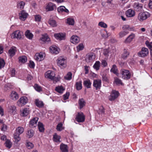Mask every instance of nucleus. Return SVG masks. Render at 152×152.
<instances>
[{
	"label": "nucleus",
	"instance_id": "obj_1",
	"mask_svg": "<svg viewBox=\"0 0 152 152\" xmlns=\"http://www.w3.org/2000/svg\"><path fill=\"white\" fill-rule=\"evenodd\" d=\"M57 63L58 65L61 68H65L66 67V58L63 57H60L57 59Z\"/></svg>",
	"mask_w": 152,
	"mask_h": 152
},
{
	"label": "nucleus",
	"instance_id": "obj_2",
	"mask_svg": "<svg viewBox=\"0 0 152 152\" xmlns=\"http://www.w3.org/2000/svg\"><path fill=\"white\" fill-rule=\"evenodd\" d=\"M150 16V14L148 12H141L138 14L137 19L140 21L142 22Z\"/></svg>",
	"mask_w": 152,
	"mask_h": 152
},
{
	"label": "nucleus",
	"instance_id": "obj_3",
	"mask_svg": "<svg viewBox=\"0 0 152 152\" xmlns=\"http://www.w3.org/2000/svg\"><path fill=\"white\" fill-rule=\"evenodd\" d=\"M122 78L125 80L129 79L131 77V74L127 70L122 69L121 70Z\"/></svg>",
	"mask_w": 152,
	"mask_h": 152
},
{
	"label": "nucleus",
	"instance_id": "obj_4",
	"mask_svg": "<svg viewBox=\"0 0 152 152\" xmlns=\"http://www.w3.org/2000/svg\"><path fill=\"white\" fill-rule=\"evenodd\" d=\"M23 36V33L19 30L15 31L11 35L12 38H16L18 39H21Z\"/></svg>",
	"mask_w": 152,
	"mask_h": 152
},
{
	"label": "nucleus",
	"instance_id": "obj_5",
	"mask_svg": "<svg viewBox=\"0 0 152 152\" xmlns=\"http://www.w3.org/2000/svg\"><path fill=\"white\" fill-rule=\"evenodd\" d=\"M28 102V99L27 97L23 96L21 97L17 102V105L20 107L24 105Z\"/></svg>",
	"mask_w": 152,
	"mask_h": 152
},
{
	"label": "nucleus",
	"instance_id": "obj_6",
	"mask_svg": "<svg viewBox=\"0 0 152 152\" xmlns=\"http://www.w3.org/2000/svg\"><path fill=\"white\" fill-rule=\"evenodd\" d=\"M75 119L78 122H83L85 120V116L83 112H78L76 115Z\"/></svg>",
	"mask_w": 152,
	"mask_h": 152
},
{
	"label": "nucleus",
	"instance_id": "obj_7",
	"mask_svg": "<svg viewBox=\"0 0 152 152\" xmlns=\"http://www.w3.org/2000/svg\"><path fill=\"white\" fill-rule=\"evenodd\" d=\"M149 51L148 48H142L141 51L138 53V55L142 57H144L147 56L148 54Z\"/></svg>",
	"mask_w": 152,
	"mask_h": 152
},
{
	"label": "nucleus",
	"instance_id": "obj_8",
	"mask_svg": "<svg viewBox=\"0 0 152 152\" xmlns=\"http://www.w3.org/2000/svg\"><path fill=\"white\" fill-rule=\"evenodd\" d=\"M119 92L115 90H113L111 93L109 97L110 101H113L115 100L119 96Z\"/></svg>",
	"mask_w": 152,
	"mask_h": 152
},
{
	"label": "nucleus",
	"instance_id": "obj_9",
	"mask_svg": "<svg viewBox=\"0 0 152 152\" xmlns=\"http://www.w3.org/2000/svg\"><path fill=\"white\" fill-rule=\"evenodd\" d=\"M55 75L54 72L50 70L48 71L45 74V76L46 78L52 80L54 79Z\"/></svg>",
	"mask_w": 152,
	"mask_h": 152
},
{
	"label": "nucleus",
	"instance_id": "obj_10",
	"mask_svg": "<svg viewBox=\"0 0 152 152\" xmlns=\"http://www.w3.org/2000/svg\"><path fill=\"white\" fill-rule=\"evenodd\" d=\"M135 34L132 33L124 41V42L126 44H129L135 39Z\"/></svg>",
	"mask_w": 152,
	"mask_h": 152
},
{
	"label": "nucleus",
	"instance_id": "obj_11",
	"mask_svg": "<svg viewBox=\"0 0 152 152\" xmlns=\"http://www.w3.org/2000/svg\"><path fill=\"white\" fill-rule=\"evenodd\" d=\"M54 37L60 41L64 40L66 39L65 34L63 33H59L55 34Z\"/></svg>",
	"mask_w": 152,
	"mask_h": 152
},
{
	"label": "nucleus",
	"instance_id": "obj_12",
	"mask_svg": "<svg viewBox=\"0 0 152 152\" xmlns=\"http://www.w3.org/2000/svg\"><path fill=\"white\" fill-rule=\"evenodd\" d=\"M56 8V6L55 4L50 2L46 4L45 9L47 11H51L53 10Z\"/></svg>",
	"mask_w": 152,
	"mask_h": 152
},
{
	"label": "nucleus",
	"instance_id": "obj_13",
	"mask_svg": "<svg viewBox=\"0 0 152 152\" xmlns=\"http://www.w3.org/2000/svg\"><path fill=\"white\" fill-rule=\"evenodd\" d=\"M93 86L96 88V90L100 88L101 86V81L99 79L95 80H94Z\"/></svg>",
	"mask_w": 152,
	"mask_h": 152
},
{
	"label": "nucleus",
	"instance_id": "obj_14",
	"mask_svg": "<svg viewBox=\"0 0 152 152\" xmlns=\"http://www.w3.org/2000/svg\"><path fill=\"white\" fill-rule=\"evenodd\" d=\"M28 15V14L24 10H22L19 14V19L22 20H25Z\"/></svg>",
	"mask_w": 152,
	"mask_h": 152
},
{
	"label": "nucleus",
	"instance_id": "obj_15",
	"mask_svg": "<svg viewBox=\"0 0 152 152\" xmlns=\"http://www.w3.org/2000/svg\"><path fill=\"white\" fill-rule=\"evenodd\" d=\"M133 7L135 10L137 11H140L142 9L143 5L139 3L135 2L133 4Z\"/></svg>",
	"mask_w": 152,
	"mask_h": 152
},
{
	"label": "nucleus",
	"instance_id": "obj_16",
	"mask_svg": "<svg viewBox=\"0 0 152 152\" xmlns=\"http://www.w3.org/2000/svg\"><path fill=\"white\" fill-rule=\"evenodd\" d=\"M50 50L51 53L56 54L59 53L60 49L57 46L53 45L50 47Z\"/></svg>",
	"mask_w": 152,
	"mask_h": 152
},
{
	"label": "nucleus",
	"instance_id": "obj_17",
	"mask_svg": "<svg viewBox=\"0 0 152 152\" xmlns=\"http://www.w3.org/2000/svg\"><path fill=\"white\" fill-rule=\"evenodd\" d=\"M8 111L11 114L15 115L16 112V107L14 105L9 106L8 108Z\"/></svg>",
	"mask_w": 152,
	"mask_h": 152
},
{
	"label": "nucleus",
	"instance_id": "obj_18",
	"mask_svg": "<svg viewBox=\"0 0 152 152\" xmlns=\"http://www.w3.org/2000/svg\"><path fill=\"white\" fill-rule=\"evenodd\" d=\"M44 56L45 55L43 53H37L35 56L34 58L37 61H40L44 59Z\"/></svg>",
	"mask_w": 152,
	"mask_h": 152
},
{
	"label": "nucleus",
	"instance_id": "obj_19",
	"mask_svg": "<svg viewBox=\"0 0 152 152\" xmlns=\"http://www.w3.org/2000/svg\"><path fill=\"white\" fill-rule=\"evenodd\" d=\"M80 41V38L78 36L76 35H73L71 38L70 42L74 44H77Z\"/></svg>",
	"mask_w": 152,
	"mask_h": 152
},
{
	"label": "nucleus",
	"instance_id": "obj_20",
	"mask_svg": "<svg viewBox=\"0 0 152 152\" xmlns=\"http://www.w3.org/2000/svg\"><path fill=\"white\" fill-rule=\"evenodd\" d=\"M38 118L37 117L34 118L29 122V126L31 127H35L37 125V123Z\"/></svg>",
	"mask_w": 152,
	"mask_h": 152
},
{
	"label": "nucleus",
	"instance_id": "obj_21",
	"mask_svg": "<svg viewBox=\"0 0 152 152\" xmlns=\"http://www.w3.org/2000/svg\"><path fill=\"white\" fill-rule=\"evenodd\" d=\"M126 15L128 17H132L135 15V12L134 10L129 9L127 10L126 12Z\"/></svg>",
	"mask_w": 152,
	"mask_h": 152
},
{
	"label": "nucleus",
	"instance_id": "obj_22",
	"mask_svg": "<svg viewBox=\"0 0 152 152\" xmlns=\"http://www.w3.org/2000/svg\"><path fill=\"white\" fill-rule=\"evenodd\" d=\"M16 51V48L15 47H12L9 50L8 55L9 56L11 57L15 55Z\"/></svg>",
	"mask_w": 152,
	"mask_h": 152
},
{
	"label": "nucleus",
	"instance_id": "obj_23",
	"mask_svg": "<svg viewBox=\"0 0 152 152\" xmlns=\"http://www.w3.org/2000/svg\"><path fill=\"white\" fill-rule=\"evenodd\" d=\"M40 40L43 42H49L50 41V38L47 34L42 35Z\"/></svg>",
	"mask_w": 152,
	"mask_h": 152
},
{
	"label": "nucleus",
	"instance_id": "obj_24",
	"mask_svg": "<svg viewBox=\"0 0 152 152\" xmlns=\"http://www.w3.org/2000/svg\"><path fill=\"white\" fill-rule=\"evenodd\" d=\"M60 149L62 152H68V148L66 145L61 143L60 145Z\"/></svg>",
	"mask_w": 152,
	"mask_h": 152
},
{
	"label": "nucleus",
	"instance_id": "obj_25",
	"mask_svg": "<svg viewBox=\"0 0 152 152\" xmlns=\"http://www.w3.org/2000/svg\"><path fill=\"white\" fill-rule=\"evenodd\" d=\"M21 115L22 116L25 117L28 115L30 113L29 108H25L22 110H21Z\"/></svg>",
	"mask_w": 152,
	"mask_h": 152
},
{
	"label": "nucleus",
	"instance_id": "obj_26",
	"mask_svg": "<svg viewBox=\"0 0 152 152\" xmlns=\"http://www.w3.org/2000/svg\"><path fill=\"white\" fill-rule=\"evenodd\" d=\"M95 58L94 55L93 53H91L88 55L86 60L87 62H89L94 60Z\"/></svg>",
	"mask_w": 152,
	"mask_h": 152
},
{
	"label": "nucleus",
	"instance_id": "obj_27",
	"mask_svg": "<svg viewBox=\"0 0 152 152\" xmlns=\"http://www.w3.org/2000/svg\"><path fill=\"white\" fill-rule=\"evenodd\" d=\"M10 97L12 99L16 100L18 98L19 96L18 94L15 91H12Z\"/></svg>",
	"mask_w": 152,
	"mask_h": 152
},
{
	"label": "nucleus",
	"instance_id": "obj_28",
	"mask_svg": "<svg viewBox=\"0 0 152 152\" xmlns=\"http://www.w3.org/2000/svg\"><path fill=\"white\" fill-rule=\"evenodd\" d=\"M25 35L27 38L31 40L32 39L34 36L33 34L29 30H27L26 31Z\"/></svg>",
	"mask_w": 152,
	"mask_h": 152
},
{
	"label": "nucleus",
	"instance_id": "obj_29",
	"mask_svg": "<svg viewBox=\"0 0 152 152\" xmlns=\"http://www.w3.org/2000/svg\"><path fill=\"white\" fill-rule=\"evenodd\" d=\"M36 105L39 107H42L44 106V104L42 101L39 100V99H36L35 101Z\"/></svg>",
	"mask_w": 152,
	"mask_h": 152
},
{
	"label": "nucleus",
	"instance_id": "obj_30",
	"mask_svg": "<svg viewBox=\"0 0 152 152\" xmlns=\"http://www.w3.org/2000/svg\"><path fill=\"white\" fill-rule=\"evenodd\" d=\"M58 11L59 12H64L68 13L69 12V10L64 6H61L58 7Z\"/></svg>",
	"mask_w": 152,
	"mask_h": 152
},
{
	"label": "nucleus",
	"instance_id": "obj_31",
	"mask_svg": "<svg viewBox=\"0 0 152 152\" xmlns=\"http://www.w3.org/2000/svg\"><path fill=\"white\" fill-rule=\"evenodd\" d=\"M86 102L84 100L83 98L80 99L78 100V104L79 106V108L81 109L85 105Z\"/></svg>",
	"mask_w": 152,
	"mask_h": 152
},
{
	"label": "nucleus",
	"instance_id": "obj_32",
	"mask_svg": "<svg viewBox=\"0 0 152 152\" xmlns=\"http://www.w3.org/2000/svg\"><path fill=\"white\" fill-rule=\"evenodd\" d=\"M84 86L87 88H90L91 87V83L89 80H84L83 83Z\"/></svg>",
	"mask_w": 152,
	"mask_h": 152
},
{
	"label": "nucleus",
	"instance_id": "obj_33",
	"mask_svg": "<svg viewBox=\"0 0 152 152\" xmlns=\"http://www.w3.org/2000/svg\"><path fill=\"white\" fill-rule=\"evenodd\" d=\"M122 28L124 30V31H132L134 30L133 27H131L128 25H124L122 27Z\"/></svg>",
	"mask_w": 152,
	"mask_h": 152
},
{
	"label": "nucleus",
	"instance_id": "obj_34",
	"mask_svg": "<svg viewBox=\"0 0 152 152\" xmlns=\"http://www.w3.org/2000/svg\"><path fill=\"white\" fill-rule=\"evenodd\" d=\"M129 53L127 51V50L124 49V52L122 55V58L123 59H125L129 56Z\"/></svg>",
	"mask_w": 152,
	"mask_h": 152
},
{
	"label": "nucleus",
	"instance_id": "obj_35",
	"mask_svg": "<svg viewBox=\"0 0 152 152\" xmlns=\"http://www.w3.org/2000/svg\"><path fill=\"white\" fill-rule=\"evenodd\" d=\"M20 135L19 134H18L17 133H15L14 134V137L15 142L17 143L20 140L21 138L20 137Z\"/></svg>",
	"mask_w": 152,
	"mask_h": 152
},
{
	"label": "nucleus",
	"instance_id": "obj_36",
	"mask_svg": "<svg viewBox=\"0 0 152 152\" xmlns=\"http://www.w3.org/2000/svg\"><path fill=\"white\" fill-rule=\"evenodd\" d=\"M82 82L81 81L77 82L75 84V86L76 89L77 90H79L82 88Z\"/></svg>",
	"mask_w": 152,
	"mask_h": 152
},
{
	"label": "nucleus",
	"instance_id": "obj_37",
	"mask_svg": "<svg viewBox=\"0 0 152 152\" xmlns=\"http://www.w3.org/2000/svg\"><path fill=\"white\" fill-rule=\"evenodd\" d=\"M24 129L22 127L19 126L16 129V132L15 133H17L18 134L20 135L22 134L24 132Z\"/></svg>",
	"mask_w": 152,
	"mask_h": 152
},
{
	"label": "nucleus",
	"instance_id": "obj_38",
	"mask_svg": "<svg viewBox=\"0 0 152 152\" xmlns=\"http://www.w3.org/2000/svg\"><path fill=\"white\" fill-rule=\"evenodd\" d=\"M27 61V57L25 56H21L19 58V61L20 62L24 63L26 62Z\"/></svg>",
	"mask_w": 152,
	"mask_h": 152
},
{
	"label": "nucleus",
	"instance_id": "obj_39",
	"mask_svg": "<svg viewBox=\"0 0 152 152\" xmlns=\"http://www.w3.org/2000/svg\"><path fill=\"white\" fill-rule=\"evenodd\" d=\"M55 90L57 92L60 93H62L64 90L63 87L61 86L56 87Z\"/></svg>",
	"mask_w": 152,
	"mask_h": 152
},
{
	"label": "nucleus",
	"instance_id": "obj_40",
	"mask_svg": "<svg viewBox=\"0 0 152 152\" xmlns=\"http://www.w3.org/2000/svg\"><path fill=\"white\" fill-rule=\"evenodd\" d=\"M100 67V62L99 61H96L93 66L94 68L96 70L99 69Z\"/></svg>",
	"mask_w": 152,
	"mask_h": 152
},
{
	"label": "nucleus",
	"instance_id": "obj_41",
	"mask_svg": "<svg viewBox=\"0 0 152 152\" xmlns=\"http://www.w3.org/2000/svg\"><path fill=\"white\" fill-rule=\"evenodd\" d=\"M129 33V31H122L119 33V37L122 38L125 36Z\"/></svg>",
	"mask_w": 152,
	"mask_h": 152
},
{
	"label": "nucleus",
	"instance_id": "obj_42",
	"mask_svg": "<svg viewBox=\"0 0 152 152\" xmlns=\"http://www.w3.org/2000/svg\"><path fill=\"white\" fill-rule=\"evenodd\" d=\"M49 24L52 27H55L57 26L56 21L53 19H50L48 21Z\"/></svg>",
	"mask_w": 152,
	"mask_h": 152
},
{
	"label": "nucleus",
	"instance_id": "obj_43",
	"mask_svg": "<svg viewBox=\"0 0 152 152\" xmlns=\"http://www.w3.org/2000/svg\"><path fill=\"white\" fill-rule=\"evenodd\" d=\"M34 134V132L33 130L31 129L28 130L26 134L27 137L29 138H31L33 136Z\"/></svg>",
	"mask_w": 152,
	"mask_h": 152
},
{
	"label": "nucleus",
	"instance_id": "obj_44",
	"mask_svg": "<svg viewBox=\"0 0 152 152\" xmlns=\"http://www.w3.org/2000/svg\"><path fill=\"white\" fill-rule=\"evenodd\" d=\"M25 4V3L24 2L19 1L18 2V7L20 9H23L24 8Z\"/></svg>",
	"mask_w": 152,
	"mask_h": 152
},
{
	"label": "nucleus",
	"instance_id": "obj_45",
	"mask_svg": "<svg viewBox=\"0 0 152 152\" xmlns=\"http://www.w3.org/2000/svg\"><path fill=\"white\" fill-rule=\"evenodd\" d=\"M38 127L39 131L41 132L44 131V128L43 126V124L40 122H39L38 123Z\"/></svg>",
	"mask_w": 152,
	"mask_h": 152
},
{
	"label": "nucleus",
	"instance_id": "obj_46",
	"mask_svg": "<svg viewBox=\"0 0 152 152\" xmlns=\"http://www.w3.org/2000/svg\"><path fill=\"white\" fill-rule=\"evenodd\" d=\"M61 137L60 136L58 135L56 133L53 135V139L54 141L57 142H60V139Z\"/></svg>",
	"mask_w": 152,
	"mask_h": 152
},
{
	"label": "nucleus",
	"instance_id": "obj_47",
	"mask_svg": "<svg viewBox=\"0 0 152 152\" xmlns=\"http://www.w3.org/2000/svg\"><path fill=\"white\" fill-rule=\"evenodd\" d=\"M72 74L70 72H69L65 76V79L67 80H70L72 79Z\"/></svg>",
	"mask_w": 152,
	"mask_h": 152
},
{
	"label": "nucleus",
	"instance_id": "obj_48",
	"mask_svg": "<svg viewBox=\"0 0 152 152\" xmlns=\"http://www.w3.org/2000/svg\"><path fill=\"white\" fill-rule=\"evenodd\" d=\"M114 82L117 85H123L121 80L117 77L115 78Z\"/></svg>",
	"mask_w": 152,
	"mask_h": 152
},
{
	"label": "nucleus",
	"instance_id": "obj_49",
	"mask_svg": "<svg viewBox=\"0 0 152 152\" xmlns=\"http://www.w3.org/2000/svg\"><path fill=\"white\" fill-rule=\"evenodd\" d=\"M35 20L36 22H40L41 21L42 17L39 15H34Z\"/></svg>",
	"mask_w": 152,
	"mask_h": 152
},
{
	"label": "nucleus",
	"instance_id": "obj_50",
	"mask_svg": "<svg viewBox=\"0 0 152 152\" xmlns=\"http://www.w3.org/2000/svg\"><path fill=\"white\" fill-rule=\"evenodd\" d=\"M67 23L69 25H73L74 23V20L71 18H68L67 20Z\"/></svg>",
	"mask_w": 152,
	"mask_h": 152
},
{
	"label": "nucleus",
	"instance_id": "obj_51",
	"mask_svg": "<svg viewBox=\"0 0 152 152\" xmlns=\"http://www.w3.org/2000/svg\"><path fill=\"white\" fill-rule=\"evenodd\" d=\"M84 48V46L83 44H80L77 46V52H79L80 51L83 50Z\"/></svg>",
	"mask_w": 152,
	"mask_h": 152
},
{
	"label": "nucleus",
	"instance_id": "obj_52",
	"mask_svg": "<svg viewBox=\"0 0 152 152\" xmlns=\"http://www.w3.org/2000/svg\"><path fill=\"white\" fill-rule=\"evenodd\" d=\"M145 43L149 49L152 51V42H150L148 41H146Z\"/></svg>",
	"mask_w": 152,
	"mask_h": 152
},
{
	"label": "nucleus",
	"instance_id": "obj_53",
	"mask_svg": "<svg viewBox=\"0 0 152 152\" xmlns=\"http://www.w3.org/2000/svg\"><path fill=\"white\" fill-rule=\"evenodd\" d=\"M62 126L63 124L61 123H59L57 125L56 127L57 130L59 131H61L63 129Z\"/></svg>",
	"mask_w": 152,
	"mask_h": 152
},
{
	"label": "nucleus",
	"instance_id": "obj_54",
	"mask_svg": "<svg viewBox=\"0 0 152 152\" xmlns=\"http://www.w3.org/2000/svg\"><path fill=\"white\" fill-rule=\"evenodd\" d=\"M5 146H6L9 148H10L12 145V143L10 140H7L5 142Z\"/></svg>",
	"mask_w": 152,
	"mask_h": 152
},
{
	"label": "nucleus",
	"instance_id": "obj_55",
	"mask_svg": "<svg viewBox=\"0 0 152 152\" xmlns=\"http://www.w3.org/2000/svg\"><path fill=\"white\" fill-rule=\"evenodd\" d=\"M117 69L116 66L115 65H113L112 69L110 70V71L114 74H116L117 73Z\"/></svg>",
	"mask_w": 152,
	"mask_h": 152
},
{
	"label": "nucleus",
	"instance_id": "obj_56",
	"mask_svg": "<svg viewBox=\"0 0 152 152\" xmlns=\"http://www.w3.org/2000/svg\"><path fill=\"white\" fill-rule=\"evenodd\" d=\"M34 87L35 90L38 92H40L42 91V88L38 84H35L34 85Z\"/></svg>",
	"mask_w": 152,
	"mask_h": 152
},
{
	"label": "nucleus",
	"instance_id": "obj_57",
	"mask_svg": "<svg viewBox=\"0 0 152 152\" xmlns=\"http://www.w3.org/2000/svg\"><path fill=\"white\" fill-rule=\"evenodd\" d=\"M98 25L99 26L104 28H106L107 27V24L103 22H100L99 23Z\"/></svg>",
	"mask_w": 152,
	"mask_h": 152
},
{
	"label": "nucleus",
	"instance_id": "obj_58",
	"mask_svg": "<svg viewBox=\"0 0 152 152\" xmlns=\"http://www.w3.org/2000/svg\"><path fill=\"white\" fill-rule=\"evenodd\" d=\"M5 63L4 60L0 58V69L3 67L5 65Z\"/></svg>",
	"mask_w": 152,
	"mask_h": 152
},
{
	"label": "nucleus",
	"instance_id": "obj_59",
	"mask_svg": "<svg viewBox=\"0 0 152 152\" xmlns=\"http://www.w3.org/2000/svg\"><path fill=\"white\" fill-rule=\"evenodd\" d=\"M26 146L28 149L32 148L34 147L33 144L32 143L29 142H27Z\"/></svg>",
	"mask_w": 152,
	"mask_h": 152
},
{
	"label": "nucleus",
	"instance_id": "obj_60",
	"mask_svg": "<svg viewBox=\"0 0 152 152\" xmlns=\"http://www.w3.org/2000/svg\"><path fill=\"white\" fill-rule=\"evenodd\" d=\"M109 53V48L104 49V50L103 54L106 56H108Z\"/></svg>",
	"mask_w": 152,
	"mask_h": 152
},
{
	"label": "nucleus",
	"instance_id": "obj_61",
	"mask_svg": "<svg viewBox=\"0 0 152 152\" xmlns=\"http://www.w3.org/2000/svg\"><path fill=\"white\" fill-rule=\"evenodd\" d=\"M106 33H102V36L104 38H106L108 37L109 35H108V34L107 33V31L105 30Z\"/></svg>",
	"mask_w": 152,
	"mask_h": 152
},
{
	"label": "nucleus",
	"instance_id": "obj_62",
	"mask_svg": "<svg viewBox=\"0 0 152 152\" xmlns=\"http://www.w3.org/2000/svg\"><path fill=\"white\" fill-rule=\"evenodd\" d=\"M29 66L30 68H34L35 66V64L33 61H30Z\"/></svg>",
	"mask_w": 152,
	"mask_h": 152
},
{
	"label": "nucleus",
	"instance_id": "obj_63",
	"mask_svg": "<svg viewBox=\"0 0 152 152\" xmlns=\"http://www.w3.org/2000/svg\"><path fill=\"white\" fill-rule=\"evenodd\" d=\"M11 75L12 77H14L15 76V70L14 69H11L10 71Z\"/></svg>",
	"mask_w": 152,
	"mask_h": 152
},
{
	"label": "nucleus",
	"instance_id": "obj_64",
	"mask_svg": "<svg viewBox=\"0 0 152 152\" xmlns=\"http://www.w3.org/2000/svg\"><path fill=\"white\" fill-rule=\"evenodd\" d=\"M69 95V93L67 92H66L65 94H64L63 95L64 99L65 100L68 99Z\"/></svg>",
	"mask_w": 152,
	"mask_h": 152
}]
</instances>
